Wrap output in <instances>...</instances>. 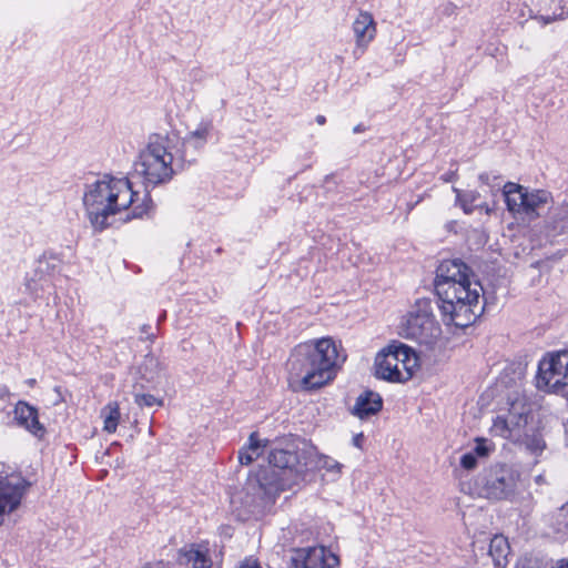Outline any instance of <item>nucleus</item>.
I'll use <instances>...</instances> for the list:
<instances>
[{
    "instance_id": "obj_13",
    "label": "nucleus",
    "mask_w": 568,
    "mask_h": 568,
    "mask_svg": "<svg viewBox=\"0 0 568 568\" xmlns=\"http://www.w3.org/2000/svg\"><path fill=\"white\" fill-rule=\"evenodd\" d=\"M211 123H201L182 141V150H180V161L191 164L195 161V154L204 146L207 141V134Z\"/></svg>"
},
{
    "instance_id": "obj_39",
    "label": "nucleus",
    "mask_w": 568,
    "mask_h": 568,
    "mask_svg": "<svg viewBox=\"0 0 568 568\" xmlns=\"http://www.w3.org/2000/svg\"><path fill=\"white\" fill-rule=\"evenodd\" d=\"M365 131V126L363 124H357L356 126H354L353 129V132L354 133H359V132H363Z\"/></svg>"
},
{
    "instance_id": "obj_29",
    "label": "nucleus",
    "mask_w": 568,
    "mask_h": 568,
    "mask_svg": "<svg viewBox=\"0 0 568 568\" xmlns=\"http://www.w3.org/2000/svg\"><path fill=\"white\" fill-rule=\"evenodd\" d=\"M495 449V445L485 437H476L475 438V447L473 448V453L478 458H485L490 455V453Z\"/></svg>"
},
{
    "instance_id": "obj_42",
    "label": "nucleus",
    "mask_w": 568,
    "mask_h": 568,
    "mask_svg": "<svg viewBox=\"0 0 568 568\" xmlns=\"http://www.w3.org/2000/svg\"><path fill=\"white\" fill-rule=\"evenodd\" d=\"M325 121H326L325 116H323V115H317V116H316V122H317L318 124H324V123H325Z\"/></svg>"
},
{
    "instance_id": "obj_34",
    "label": "nucleus",
    "mask_w": 568,
    "mask_h": 568,
    "mask_svg": "<svg viewBox=\"0 0 568 568\" xmlns=\"http://www.w3.org/2000/svg\"><path fill=\"white\" fill-rule=\"evenodd\" d=\"M515 568H537L535 561L531 558L524 557L520 558Z\"/></svg>"
},
{
    "instance_id": "obj_4",
    "label": "nucleus",
    "mask_w": 568,
    "mask_h": 568,
    "mask_svg": "<svg viewBox=\"0 0 568 568\" xmlns=\"http://www.w3.org/2000/svg\"><path fill=\"white\" fill-rule=\"evenodd\" d=\"M268 466L256 475L258 489L268 498L291 488L307 470L306 456L293 445L286 448L274 447L267 455Z\"/></svg>"
},
{
    "instance_id": "obj_38",
    "label": "nucleus",
    "mask_w": 568,
    "mask_h": 568,
    "mask_svg": "<svg viewBox=\"0 0 568 568\" xmlns=\"http://www.w3.org/2000/svg\"><path fill=\"white\" fill-rule=\"evenodd\" d=\"M552 568H568V558L558 559Z\"/></svg>"
},
{
    "instance_id": "obj_15",
    "label": "nucleus",
    "mask_w": 568,
    "mask_h": 568,
    "mask_svg": "<svg viewBox=\"0 0 568 568\" xmlns=\"http://www.w3.org/2000/svg\"><path fill=\"white\" fill-rule=\"evenodd\" d=\"M14 418L18 424L38 438H43L45 427L39 422L38 409L26 402H18L14 407Z\"/></svg>"
},
{
    "instance_id": "obj_36",
    "label": "nucleus",
    "mask_w": 568,
    "mask_h": 568,
    "mask_svg": "<svg viewBox=\"0 0 568 568\" xmlns=\"http://www.w3.org/2000/svg\"><path fill=\"white\" fill-rule=\"evenodd\" d=\"M364 442V435L363 433H359V434H356L354 437H353V445L357 448H362V444Z\"/></svg>"
},
{
    "instance_id": "obj_16",
    "label": "nucleus",
    "mask_w": 568,
    "mask_h": 568,
    "mask_svg": "<svg viewBox=\"0 0 568 568\" xmlns=\"http://www.w3.org/2000/svg\"><path fill=\"white\" fill-rule=\"evenodd\" d=\"M353 31L356 38V47L363 53L376 34V23L373 16L367 11H361L353 22Z\"/></svg>"
},
{
    "instance_id": "obj_1",
    "label": "nucleus",
    "mask_w": 568,
    "mask_h": 568,
    "mask_svg": "<svg viewBox=\"0 0 568 568\" xmlns=\"http://www.w3.org/2000/svg\"><path fill=\"white\" fill-rule=\"evenodd\" d=\"M475 277L462 258L444 260L437 266L434 287L445 325L466 328L484 313L487 297Z\"/></svg>"
},
{
    "instance_id": "obj_41",
    "label": "nucleus",
    "mask_w": 568,
    "mask_h": 568,
    "mask_svg": "<svg viewBox=\"0 0 568 568\" xmlns=\"http://www.w3.org/2000/svg\"><path fill=\"white\" fill-rule=\"evenodd\" d=\"M9 394V390L4 386H0V398H3Z\"/></svg>"
},
{
    "instance_id": "obj_43",
    "label": "nucleus",
    "mask_w": 568,
    "mask_h": 568,
    "mask_svg": "<svg viewBox=\"0 0 568 568\" xmlns=\"http://www.w3.org/2000/svg\"><path fill=\"white\" fill-rule=\"evenodd\" d=\"M149 328H150V326H149V325H143V326H142V332H143V333H146V331H148Z\"/></svg>"
},
{
    "instance_id": "obj_35",
    "label": "nucleus",
    "mask_w": 568,
    "mask_h": 568,
    "mask_svg": "<svg viewBox=\"0 0 568 568\" xmlns=\"http://www.w3.org/2000/svg\"><path fill=\"white\" fill-rule=\"evenodd\" d=\"M239 568H262L256 560L245 559Z\"/></svg>"
},
{
    "instance_id": "obj_26",
    "label": "nucleus",
    "mask_w": 568,
    "mask_h": 568,
    "mask_svg": "<svg viewBox=\"0 0 568 568\" xmlns=\"http://www.w3.org/2000/svg\"><path fill=\"white\" fill-rule=\"evenodd\" d=\"M158 359L152 355H146L139 365V373L146 382H153L158 375Z\"/></svg>"
},
{
    "instance_id": "obj_17",
    "label": "nucleus",
    "mask_w": 568,
    "mask_h": 568,
    "mask_svg": "<svg viewBox=\"0 0 568 568\" xmlns=\"http://www.w3.org/2000/svg\"><path fill=\"white\" fill-rule=\"evenodd\" d=\"M382 408V396L376 392L367 389L356 398L355 405L351 412L354 416H357L361 419H366L378 414Z\"/></svg>"
},
{
    "instance_id": "obj_30",
    "label": "nucleus",
    "mask_w": 568,
    "mask_h": 568,
    "mask_svg": "<svg viewBox=\"0 0 568 568\" xmlns=\"http://www.w3.org/2000/svg\"><path fill=\"white\" fill-rule=\"evenodd\" d=\"M515 429L516 428L509 424L508 418L506 416H497L496 419L494 420L491 428V430L496 435H499L505 438L509 437L511 432Z\"/></svg>"
},
{
    "instance_id": "obj_31",
    "label": "nucleus",
    "mask_w": 568,
    "mask_h": 568,
    "mask_svg": "<svg viewBox=\"0 0 568 568\" xmlns=\"http://www.w3.org/2000/svg\"><path fill=\"white\" fill-rule=\"evenodd\" d=\"M459 463H460L462 468H464L466 470H473L477 467L478 457L470 450V452L465 453L460 457Z\"/></svg>"
},
{
    "instance_id": "obj_27",
    "label": "nucleus",
    "mask_w": 568,
    "mask_h": 568,
    "mask_svg": "<svg viewBox=\"0 0 568 568\" xmlns=\"http://www.w3.org/2000/svg\"><path fill=\"white\" fill-rule=\"evenodd\" d=\"M568 520V504L560 507L557 511V514L552 517L551 527L556 535L559 536V538H565L564 535V527L565 524Z\"/></svg>"
},
{
    "instance_id": "obj_9",
    "label": "nucleus",
    "mask_w": 568,
    "mask_h": 568,
    "mask_svg": "<svg viewBox=\"0 0 568 568\" xmlns=\"http://www.w3.org/2000/svg\"><path fill=\"white\" fill-rule=\"evenodd\" d=\"M29 486L30 484L20 475L0 476V526L4 517L20 506Z\"/></svg>"
},
{
    "instance_id": "obj_5",
    "label": "nucleus",
    "mask_w": 568,
    "mask_h": 568,
    "mask_svg": "<svg viewBox=\"0 0 568 568\" xmlns=\"http://www.w3.org/2000/svg\"><path fill=\"white\" fill-rule=\"evenodd\" d=\"M166 139L152 135L145 150L134 162L132 178H141L145 187L170 181L174 170L172 168L173 154L168 151Z\"/></svg>"
},
{
    "instance_id": "obj_45",
    "label": "nucleus",
    "mask_w": 568,
    "mask_h": 568,
    "mask_svg": "<svg viewBox=\"0 0 568 568\" xmlns=\"http://www.w3.org/2000/svg\"><path fill=\"white\" fill-rule=\"evenodd\" d=\"M341 467H342V465H341V464L335 463V465H333V467H332V468H337V469L339 470V469H341Z\"/></svg>"
},
{
    "instance_id": "obj_8",
    "label": "nucleus",
    "mask_w": 568,
    "mask_h": 568,
    "mask_svg": "<svg viewBox=\"0 0 568 568\" xmlns=\"http://www.w3.org/2000/svg\"><path fill=\"white\" fill-rule=\"evenodd\" d=\"M536 386L556 394H560L568 386V351L551 354L549 358L539 362Z\"/></svg>"
},
{
    "instance_id": "obj_22",
    "label": "nucleus",
    "mask_w": 568,
    "mask_h": 568,
    "mask_svg": "<svg viewBox=\"0 0 568 568\" xmlns=\"http://www.w3.org/2000/svg\"><path fill=\"white\" fill-rule=\"evenodd\" d=\"M392 347L398 349L400 356V365L405 373H403V383L410 379L414 375V369L418 366V356L416 352L408 345L393 341Z\"/></svg>"
},
{
    "instance_id": "obj_28",
    "label": "nucleus",
    "mask_w": 568,
    "mask_h": 568,
    "mask_svg": "<svg viewBox=\"0 0 568 568\" xmlns=\"http://www.w3.org/2000/svg\"><path fill=\"white\" fill-rule=\"evenodd\" d=\"M526 448L535 456L541 455L546 448V442L540 434L527 436L525 440Z\"/></svg>"
},
{
    "instance_id": "obj_10",
    "label": "nucleus",
    "mask_w": 568,
    "mask_h": 568,
    "mask_svg": "<svg viewBox=\"0 0 568 568\" xmlns=\"http://www.w3.org/2000/svg\"><path fill=\"white\" fill-rule=\"evenodd\" d=\"M338 564V557L323 546L294 549L291 557L293 568H335Z\"/></svg>"
},
{
    "instance_id": "obj_14",
    "label": "nucleus",
    "mask_w": 568,
    "mask_h": 568,
    "mask_svg": "<svg viewBox=\"0 0 568 568\" xmlns=\"http://www.w3.org/2000/svg\"><path fill=\"white\" fill-rule=\"evenodd\" d=\"M60 264V260L52 253H44L37 262L33 270V274L28 275L26 278V291L29 293L37 292L39 288V282L47 275L52 274Z\"/></svg>"
},
{
    "instance_id": "obj_44",
    "label": "nucleus",
    "mask_w": 568,
    "mask_h": 568,
    "mask_svg": "<svg viewBox=\"0 0 568 568\" xmlns=\"http://www.w3.org/2000/svg\"><path fill=\"white\" fill-rule=\"evenodd\" d=\"M446 11L447 12H452L453 11V4L452 3L447 6Z\"/></svg>"
},
{
    "instance_id": "obj_37",
    "label": "nucleus",
    "mask_w": 568,
    "mask_h": 568,
    "mask_svg": "<svg viewBox=\"0 0 568 568\" xmlns=\"http://www.w3.org/2000/svg\"><path fill=\"white\" fill-rule=\"evenodd\" d=\"M143 568H172V567H170L164 561H156V562H153V564H148Z\"/></svg>"
},
{
    "instance_id": "obj_33",
    "label": "nucleus",
    "mask_w": 568,
    "mask_h": 568,
    "mask_svg": "<svg viewBox=\"0 0 568 568\" xmlns=\"http://www.w3.org/2000/svg\"><path fill=\"white\" fill-rule=\"evenodd\" d=\"M134 400L140 407H152L158 403V399L151 394H135Z\"/></svg>"
},
{
    "instance_id": "obj_3",
    "label": "nucleus",
    "mask_w": 568,
    "mask_h": 568,
    "mask_svg": "<svg viewBox=\"0 0 568 568\" xmlns=\"http://www.w3.org/2000/svg\"><path fill=\"white\" fill-rule=\"evenodd\" d=\"M339 357L332 337L296 345L286 363L290 386L306 392L325 386L335 377Z\"/></svg>"
},
{
    "instance_id": "obj_2",
    "label": "nucleus",
    "mask_w": 568,
    "mask_h": 568,
    "mask_svg": "<svg viewBox=\"0 0 568 568\" xmlns=\"http://www.w3.org/2000/svg\"><path fill=\"white\" fill-rule=\"evenodd\" d=\"M144 197L141 204L134 205L139 200V192L133 190L130 179L104 175L103 179L87 185L82 200L92 227L101 232L110 226L111 216L130 206H133L132 217H142L146 214L151 199L149 194Z\"/></svg>"
},
{
    "instance_id": "obj_23",
    "label": "nucleus",
    "mask_w": 568,
    "mask_h": 568,
    "mask_svg": "<svg viewBox=\"0 0 568 568\" xmlns=\"http://www.w3.org/2000/svg\"><path fill=\"white\" fill-rule=\"evenodd\" d=\"M530 406L524 399L516 398L509 405L508 413L505 415L509 424L516 429H520L528 424Z\"/></svg>"
},
{
    "instance_id": "obj_11",
    "label": "nucleus",
    "mask_w": 568,
    "mask_h": 568,
    "mask_svg": "<svg viewBox=\"0 0 568 568\" xmlns=\"http://www.w3.org/2000/svg\"><path fill=\"white\" fill-rule=\"evenodd\" d=\"M400 356L392 343L382 349L375 358V376L392 383H403V372L399 368Z\"/></svg>"
},
{
    "instance_id": "obj_32",
    "label": "nucleus",
    "mask_w": 568,
    "mask_h": 568,
    "mask_svg": "<svg viewBox=\"0 0 568 568\" xmlns=\"http://www.w3.org/2000/svg\"><path fill=\"white\" fill-rule=\"evenodd\" d=\"M478 179L483 184L489 186L491 190L500 186V175L484 172L479 174Z\"/></svg>"
},
{
    "instance_id": "obj_25",
    "label": "nucleus",
    "mask_w": 568,
    "mask_h": 568,
    "mask_svg": "<svg viewBox=\"0 0 568 568\" xmlns=\"http://www.w3.org/2000/svg\"><path fill=\"white\" fill-rule=\"evenodd\" d=\"M101 417H103V429L108 433H114L116 430L120 420V409L116 402L109 403L101 410Z\"/></svg>"
},
{
    "instance_id": "obj_40",
    "label": "nucleus",
    "mask_w": 568,
    "mask_h": 568,
    "mask_svg": "<svg viewBox=\"0 0 568 568\" xmlns=\"http://www.w3.org/2000/svg\"><path fill=\"white\" fill-rule=\"evenodd\" d=\"M565 427V444L568 447V420L564 424Z\"/></svg>"
},
{
    "instance_id": "obj_21",
    "label": "nucleus",
    "mask_w": 568,
    "mask_h": 568,
    "mask_svg": "<svg viewBox=\"0 0 568 568\" xmlns=\"http://www.w3.org/2000/svg\"><path fill=\"white\" fill-rule=\"evenodd\" d=\"M528 189L513 182H507L503 186V195L509 212L520 214L523 203L526 199Z\"/></svg>"
},
{
    "instance_id": "obj_24",
    "label": "nucleus",
    "mask_w": 568,
    "mask_h": 568,
    "mask_svg": "<svg viewBox=\"0 0 568 568\" xmlns=\"http://www.w3.org/2000/svg\"><path fill=\"white\" fill-rule=\"evenodd\" d=\"M264 447L265 445L262 444L257 433H252L248 437V445L241 448L239 452V462L242 465H250L261 456Z\"/></svg>"
},
{
    "instance_id": "obj_6",
    "label": "nucleus",
    "mask_w": 568,
    "mask_h": 568,
    "mask_svg": "<svg viewBox=\"0 0 568 568\" xmlns=\"http://www.w3.org/2000/svg\"><path fill=\"white\" fill-rule=\"evenodd\" d=\"M442 334L433 314V300L419 298L400 325L399 335L420 345L432 346Z\"/></svg>"
},
{
    "instance_id": "obj_12",
    "label": "nucleus",
    "mask_w": 568,
    "mask_h": 568,
    "mask_svg": "<svg viewBox=\"0 0 568 568\" xmlns=\"http://www.w3.org/2000/svg\"><path fill=\"white\" fill-rule=\"evenodd\" d=\"M182 564L191 568H212L209 542H192L180 548V565Z\"/></svg>"
},
{
    "instance_id": "obj_20",
    "label": "nucleus",
    "mask_w": 568,
    "mask_h": 568,
    "mask_svg": "<svg viewBox=\"0 0 568 568\" xmlns=\"http://www.w3.org/2000/svg\"><path fill=\"white\" fill-rule=\"evenodd\" d=\"M539 6L540 9L537 19L542 24H548L568 17V8L562 4V0H540Z\"/></svg>"
},
{
    "instance_id": "obj_18",
    "label": "nucleus",
    "mask_w": 568,
    "mask_h": 568,
    "mask_svg": "<svg viewBox=\"0 0 568 568\" xmlns=\"http://www.w3.org/2000/svg\"><path fill=\"white\" fill-rule=\"evenodd\" d=\"M550 194L544 190L527 191L526 199L523 203L520 214H524L529 220L538 217L548 204Z\"/></svg>"
},
{
    "instance_id": "obj_7",
    "label": "nucleus",
    "mask_w": 568,
    "mask_h": 568,
    "mask_svg": "<svg viewBox=\"0 0 568 568\" xmlns=\"http://www.w3.org/2000/svg\"><path fill=\"white\" fill-rule=\"evenodd\" d=\"M516 475L507 465H494L485 468L474 479L473 494L490 500H504L514 495Z\"/></svg>"
},
{
    "instance_id": "obj_19",
    "label": "nucleus",
    "mask_w": 568,
    "mask_h": 568,
    "mask_svg": "<svg viewBox=\"0 0 568 568\" xmlns=\"http://www.w3.org/2000/svg\"><path fill=\"white\" fill-rule=\"evenodd\" d=\"M510 545L504 535H495L488 546V555L496 568H505L508 564Z\"/></svg>"
}]
</instances>
